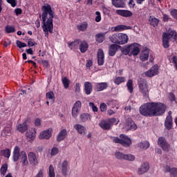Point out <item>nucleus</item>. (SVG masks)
<instances>
[{"label": "nucleus", "instance_id": "obj_4", "mask_svg": "<svg viewBox=\"0 0 177 177\" xmlns=\"http://www.w3.org/2000/svg\"><path fill=\"white\" fill-rule=\"evenodd\" d=\"M128 35L124 33H115L109 37L111 42L118 44V45L128 44Z\"/></svg>", "mask_w": 177, "mask_h": 177}, {"label": "nucleus", "instance_id": "obj_54", "mask_svg": "<svg viewBox=\"0 0 177 177\" xmlns=\"http://www.w3.org/2000/svg\"><path fill=\"white\" fill-rule=\"evenodd\" d=\"M160 147H162V150H164V151H169V149H171V145H169V144L166 142L163 146H162Z\"/></svg>", "mask_w": 177, "mask_h": 177}, {"label": "nucleus", "instance_id": "obj_41", "mask_svg": "<svg viewBox=\"0 0 177 177\" xmlns=\"http://www.w3.org/2000/svg\"><path fill=\"white\" fill-rule=\"evenodd\" d=\"M1 175H2L3 176H5V175H6V172H8V164L5 163L3 165H2L1 169Z\"/></svg>", "mask_w": 177, "mask_h": 177}, {"label": "nucleus", "instance_id": "obj_35", "mask_svg": "<svg viewBox=\"0 0 177 177\" xmlns=\"http://www.w3.org/2000/svg\"><path fill=\"white\" fill-rule=\"evenodd\" d=\"M138 147H140V150H147L150 147V142L148 141L141 142L138 143Z\"/></svg>", "mask_w": 177, "mask_h": 177}, {"label": "nucleus", "instance_id": "obj_10", "mask_svg": "<svg viewBox=\"0 0 177 177\" xmlns=\"http://www.w3.org/2000/svg\"><path fill=\"white\" fill-rule=\"evenodd\" d=\"M53 131L52 128H49L46 131H41L39 136V139H50Z\"/></svg>", "mask_w": 177, "mask_h": 177}, {"label": "nucleus", "instance_id": "obj_58", "mask_svg": "<svg viewBox=\"0 0 177 177\" xmlns=\"http://www.w3.org/2000/svg\"><path fill=\"white\" fill-rule=\"evenodd\" d=\"M8 3H10L11 6L12 8H15L16 5H17V0H6Z\"/></svg>", "mask_w": 177, "mask_h": 177}, {"label": "nucleus", "instance_id": "obj_14", "mask_svg": "<svg viewBox=\"0 0 177 177\" xmlns=\"http://www.w3.org/2000/svg\"><path fill=\"white\" fill-rule=\"evenodd\" d=\"M60 169L63 176H67V174L69 169L68 162L67 160H65L62 162L61 164Z\"/></svg>", "mask_w": 177, "mask_h": 177}, {"label": "nucleus", "instance_id": "obj_2", "mask_svg": "<svg viewBox=\"0 0 177 177\" xmlns=\"http://www.w3.org/2000/svg\"><path fill=\"white\" fill-rule=\"evenodd\" d=\"M167 107L161 102H147L140 107L139 111L144 117H158L165 113Z\"/></svg>", "mask_w": 177, "mask_h": 177}, {"label": "nucleus", "instance_id": "obj_31", "mask_svg": "<svg viewBox=\"0 0 177 177\" xmlns=\"http://www.w3.org/2000/svg\"><path fill=\"white\" fill-rule=\"evenodd\" d=\"M81 42V40L80 39H75L74 41H68V48L69 49H77L78 48V45H80V43Z\"/></svg>", "mask_w": 177, "mask_h": 177}, {"label": "nucleus", "instance_id": "obj_60", "mask_svg": "<svg viewBox=\"0 0 177 177\" xmlns=\"http://www.w3.org/2000/svg\"><path fill=\"white\" fill-rule=\"evenodd\" d=\"M171 60H172V63H174V67L176 70H177V57L173 56Z\"/></svg>", "mask_w": 177, "mask_h": 177}, {"label": "nucleus", "instance_id": "obj_49", "mask_svg": "<svg viewBox=\"0 0 177 177\" xmlns=\"http://www.w3.org/2000/svg\"><path fill=\"white\" fill-rule=\"evenodd\" d=\"M127 161H134L135 160V156L131 154H124V159Z\"/></svg>", "mask_w": 177, "mask_h": 177}, {"label": "nucleus", "instance_id": "obj_23", "mask_svg": "<svg viewBox=\"0 0 177 177\" xmlns=\"http://www.w3.org/2000/svg\"><path fill=\"white\" fill-rule=\"evenodd\" d=\"M84 86V92H85L86 95H91V93H92V91H93L92 82H85Z\"/></svg>", "mask_w": 177, "mask_h": 177}, {"label": "nucleus", "instance_id": "obj_12", "mask_svg": "<svg viewBox=\"0 0 177 177\" xmlns=\"http://www.w3.org/2000/svg\"><path fill=\"white\" fill-rule=\"evenodd\" d=\"M158 74V66L154 65L152 66L148 71L145 73L146 77H154V75H157Z\"/></svg>", "mask_w": 177, "mask_h": 177}, {"label": "nucleus", "instance_id": "obj_11", "mask_svg": "<svg viewBox=\"0 0 177 177\" xmlns=\"http://www.w3.org/2000/svg\"><path fill=\"white\" fill-rule=\"evenodd\" d=\"M126 129H127V131H136L138 126L132 119L128 118L126 121Z\"/></svg>", "mask_w": 177, "mask_h": 177}, {"label": "nucleus", "instance_id": "obj_17", "mask_svg": "<svg viewBox=\"0 0 177 177\" xmlns=\"http://www.w3.org/2000/svg\"><path fill=\"white\" fill-rule=\"evenodd\" d=\"M28 158L30 164H32V165H37V164H38L37 155H35L34 152H29L28 153Z\"/></svg>", "mask_w": 177, "mask_h": 177}, {"label": "nucleus", "instance_id": "obj_13", "mask_svg": "<svg viewBox=\"0 0 177 177\" xmlns=\"http://www.w3.org/2000/svg\"><path fill=\"white\" fill-rule=\"evenodd\" d=\"M149 169H150V165H149V162H145L138 168V174L139 175H143V174H146Z\"/></svg>", "mask_w": 177, "mask_h": 177}, {"label": "nucleus", "instance_id": "obj_21", "mask_svg": "<svg viewBox=\"0 0 177 177\" xmlns=\"http://www.w3.org/2000/svg\"><path fill=\"white\" fill-rule=\"evenodd\" d=\"M74 128L76 129L78 133L82 135V136H85V135H86V128H85V127L76 124L74 125Z\"/></svg>", "mask_w": 177, "mask_h": 177}, {"label": "nucleus", "instance_id": "obj_8", "mask_svg": "<svg viewBox=\"0 0 177 177\" xmlns=\"http://www.w3.org/2000/svg\"><path fill=\"white\" fill-rule=\"evenodd\" d=\"M130 51L131 53L129 54V56H131V55H133V56H138L139 52H140V45L138 43L130 44Z\"/></svg>", "mask_w": 177, "mask_h": 177}, {"label": "nucleus", "instance_id": "obj_22", "mask_svg": "<svg viewBox=\"0 0 177 177\" xmlns=\"http://www.w3.org/2000/svg\"><path fill=\"white\" fill-rule=\"evenodd\" d=\"M174 125V122L172 120V118L168 116L166 117L165 120V127L167 129V131H171L172 129V127Z\"/></svg>", "mask_w": 177, "mask_h": 177}, {"label": "nucleus", "instance_id": "obj_57", "mask_svg": "<svg viewBox=\"0 0 177 177\" xmlns=\"http://www.w3.org/2000/svg\"><path fill=\"white\" fill-rule=\"evenodd\" d=\"M59 153V149L57 147H53L51 149L50 155L51 156H56Z\"/></svg>", "mask_w": 177, "mask_h": 177}, {"label": "nucleus", "instance_id": "obj_24", "mask_svg": "<svg viewBox=\"0 0 177 177\" xmlns=\"http://www.w3.org/2000/svg\"><path fill=\"white\" fill-rule=\"evenodd\" d=\"M16 129L17 131H18V132H21V133H24V132H26V131L28 129V126H27V124L26 123V122H24L23 123L17 124L16 127Z\"/></svg>", "mask_w": 177, "mask_h": 177}, {"label": "nucleus", "instance_id": "obj_34", "mask_svg": "<svg viewBox=\"0 0 177 177\" xmlns=\"http://www.w3.org/2000/svg\"><path fill=\"white\" fill-rule=\"evenodd\" d=\"M92 120V115L88 113H82L80 115V120L82 122H86V121H91Z\"/></svg>", "mask_w": 177, "mask_h": 177}, {"label": "nucleus", "instance_id": "obj_30", "mask_svg": "<svg viewBox=\"0 0 177 177\" xmlns=\"http://www.w3.org/2000/svg\"><path fill=\"white\" fill-rule=\"evenodd\" d=\"M149 22L150 26H153L154 28L158 26V23H160V19H157L154 16H150L149 18Z\"/></svg>", "mask_w": 177, "mask_h": 177}, {"label": "nucleus", "instance_id": "obj_61", "mask_svg": "<svg viewBox=\"0 0 177 177\" xmlns=\"http://www.w3.org/2000/svg\"><path fill=\"white\" fill-rule=\"evenodd\" d=\"M35 177H44V169H40Z\"/></svg>", "mask_w": 177, "mask_h": 177}, {"label": "nucleus", "instance_id": "obj_39", "mask_svg": "<svg viewBox=\"0 0 177 177\" xmlns=\"http://www.w3.org/2000/svg\"><path fill=\"white\" fill-rule=\"evenodd\" d=\"M62 82L64 85V88L68 89V86H70V80H68L67 77H64L62 78Z\"/></svg>", "mask_w": 177, "mask_h": 177}, {"label": "nucleus", "instance_id": "obj_19", "mask_svg": "<svg viewBox=\"0 0 177 177\" xmlns=\"http://www.w3.org/2000/svg\"><path fill=\"white\" fill-rule=\"evenodd\" d=\"M37 136V130L35 128H32L30 130L26 133V136L29 140H34Z\"/></svg>", "mask_w": 177, "mask_h": 177}, {"label": "nucleus", "instance_id": "obj_40", "mask_svg": "<svg viewBox=\"0 0 177 177\" xmlns=\"http://www.w3.org/2000/svg\"><path fill=\"white\" fill-rule=\"evenodd\" d=\"M0 153L1 156H3V157H6V158H9V157H10V149L8 148L6 149L1 150Z\"/></svg>", "mask_w": 177, "mask_h": 177}, {"label": "nucleus", "instance_id": "obj_18", "mask_svg": "<svg viewBox=\"0 0 177 177\" xmlns=\"http://www.w3.org/2000/svg\"><path fill=\"white\" fill-rule=\"evenodd\" d=\"M97 64L98 66L104 64V53L102 48H100L97 51Z\"/></svg>", "mask_w": 177, "mask_h": 177}, {"label": "nucleus", "instance_id": "obj_59", "mask_svg": "<svg viewBox=\"0 0 177 177\" xmlns=\"http://www.w3.org/2000/svg\"><path fill=\"white\" fill-rule=\"evenodd\" d=\"M100 109L102 112L106 111V110H107V105L104 103H102V104H100Z\"/></svg>", "mask_w": 177, "mask_h": 177}, {"label": "nucleus", "instance_id": "obj_48", "mask_svg": "<svg viewBox=\"0 0 177 177\" xmlns=\"http://www.w3.org/2000/svg\"><path fill=\"white\" fill-rule=\"evenodd\" d=\"M6 31L8 34H10L12 32H15V31H16V29L15 28V26H7L6 27Z\"/></svg>", "mask_w": 177, "mask_h": 177}, {"label": "nucleus", "instance_id": "obj_28", "mask_svg": "<svg viewBox=\"0 0 177 177\" xmlns=\"http://www.w3.org/2000/svg\"><path fill=\"white\" fill-rule=\"evenodd\" d=\"M99 125L100 128L104 129V131H109V129H111V124L109 123V122L106 120H102Z\"/></svg>", "mask_w": 177, "mask_h": 177}, {"label": "nucleus", "instance_id": "obj_1", "mask_svg": "<svg viewBox=\"0 0 177 177\" xmlns=\"http://www.w3.org/2000/svg\"><path fill=\"white\" fill-rule=\"evenodd\" d=\"M42 15L39 14V18L42 19V28L45 32V37H49V32H53V17L55 11L52 10V6L48 3H45L41 7Z\"/></svg>", "mask_w": 177, "mask_h": 177}, {"label": "nucleus", "instance_id": "obj_37", "mask_svg": "<svg viewBox=\"0 0 177 177\" xmlns=\"http://www.w3.org/2000/svg\"><path fill=\"white\" fill-rule=\"evenodd\" d=\"M77 28L79 31H86V28H88V24L84 21L83 23L79 24L77 26Z\"/></svg>", "mask_w": 177, "mask_h": 177}, {"label": "nucleus", "instance_id": "obj_52", "mask_svg": "<svg viewBox=\"0 0 177 177\" xmlns=\"http://www.w3.org/2000/svg\"><path fill=\"white\" fill-rule=\"evenodd\" d=\"M168 172H170L171 175H173V176H176V175H177V169L175 168V167H173L171 169L169 167Z\"/></svg>", "mask_w": 177, "mask_h": 177}, {"label": "nucleus", "instance_id": "obj_9", "mask_svg": "<svg viewBox=\"0 0 177 177\" xmlns=\"http://www.w3.org/2000/svg\"><path fill=\"white\" fill-rule=\"evenodd\" d=\"M162 34H166L168 39H173V42H177L176 30L169 28L166 32H163Z\"/></svg>", "mask_w": 177, "mask_h": 177}, {"label": "nucleus", "instance_id": "obj_55", "mask_svg": "<svg viewBox=\"0 0 177 177\" xmlns=\"http://www.w3.org/2000/svg\"><path fill=\"white\" fill-rule=\"evenodd\" d=\"M35 45H37V43L35 42V41H34V39H28V46H29V48H31L32 46H35Z\"/></svg>", "mask_w": 177, "mask_h": 177}, {"label": "nucleus", "instance_id": "obj_51", "mask_svg": "<svg viewBox=\"0 0 177 177\" xmlns=\"http://www.w3.org/2000/svg\"><path fill=\"white\" fill-rule=\"evenodd\" d=\"M17 46L21 49V48H26L27 46V44L26 43H23L19 40H17L16 41Z\"/></svg>", "mask_w": 177, "mask_h": 177}, {"label": "nucleus", "instance_id": "obj_26", "mask_svg": "<svg viewBox=\"0 0 177 177\" xmlns=\"http://www.w3.org/2000/svg\"><path fill=\"white\" fill-rule=\"evenodd\" d=\"M111 3L115 8H125V2L124 0H111Z\"/></svg>", "mask_w": 177, "mask_h": 177}, {"label": "nucleus", "instance_id": "obj_33", "mask_svg": "<svg viewBox=\"0 0 177 177\" xmlns=\"http://www.w3.org/2000/svg\"><path fill=\"white\" fill-rule=\"evenodd\" d=\"M89 47V46L88 45V43H86V41H81L80 46H79V49L80 50V52L82 53H85V52H86V50H88V48Z\"/></svg>", "mask_w": 177, "mask_h": 177}, {"label": "nucleus", "instance_id": "obj_3", "mask_svg": "<svg viewBox=\"0 0 177 177\" xmlns=\"http://www.w3.org/2000/svg\"><path fill=\"white\" fill-rule=\"evenodd\" d=\"M12 160L14 162H17V160H20L21 167H27V165H28V158H27V153L24 151L20 152V148L17 146L14 148Z\"/></svg>", "mask_w": 177, "mask_h": 177}, {"label": "nucleus", "instance_id": "obj_5", "mask_svg": "<svg viewBox=\"0 0 177 177\" xmlns=\"http://www.w3.org/2000/svg\"><path fill=\"white\" fill-rule=\"evenodd\" d=\"M113 143H118L122 145L124 147H129L132 145V140L128 136L125 134H120V138L112 137Z\"/></svg>", "mask_w": 177, "mask_h": 177}, {"label": "nucleus", "instance_id": "obj_36", "mask_svg": "<svg viewBox=\"0 0 177 177\" xmlns=\"http://www.w3.org/2000/svg\"><path fill=\"white\" fill-rule=\"evenodd\" d=\"M132 27L125 25H118L115 27V31H124V30H131Z\"/></svg>", "mask_w": 177, "mask_h": 177}, {"label": "nucleus", "instance_id": "obj_45", "mask_svg": "<svg viewBox=\"0 0 177 177\" xmlns=\"http://www.w3.org/2000/svg\"><path fill=\"white\" fill-rule=\"evenodd\" d=\"M115 157L118 160H124L125 154L122 153V152L117 151L115 153Z\"/></svg>", "mask_w": 177, "mask_h": 177}, {"label": "nucleus", "instance_id": "obj_27", "mask_svg": "<svg viewBox=\"0 0 177 177\" xmlns=\"http://www.w3.org/2000/svg\"><path fill=\"white\" fill-rule=\"evenodd\" d=\"M67 136V130L66 129H62L57 137V142H62L64 140Z\"/></svg>", "mask_w": 177, "mask_h": 177}, {"label": "nucleus", "instance_id": "obj_42", "mask_svg": "<svg viewBox=\"0 0 177 177\" xmlns=\"http://www.w3.org/2000/svg\"><path fill=\"white\" fill-rule=\"evenodd\" d=\"M122 82H125V77H118L114 80V83L116 85H120V84H122Z\"/></svg>", "mask_w": 177, "mask_h": 177}, {"label": "nucleus", "instance_id": "obj_43", "mask_svg": "<svg viewBox=\"0 0 177 177\" xmlns=\"http://www.w3.org/2000/svg\"><path fill=\"white\" fill-rule=\"evenodd\" d=\"M46 99H49V100H53L54 102L55 97V93L53 91H48L46 94Z\"/></svg>", "mask_w": 177, "mask_h": 177}, {"label": "nucleus", "instance_id": "obj_38", "mask_svg": "<svg viewBox=\"0 0 177 177\" xmlns=\"http://www.w3.org/2000/svg\"><path fill=\"white\" fill-rule=\"evenodd\" d=\"M127 87L131 93H133V81L132 80H129L127 83Z\"/></svg>", "mask_w": 177, "mask_h": 177}, {"label": "nucleus", "instance_id": "obj_16", "mask_svg": "<svg viewBox=\"0 0 177 177\" xmlns=\"http://www.w3.org/2000/svg\"><path fill=\"white\" fill-rule=\"evenodd\" d=\"M116 15L122 16V17H131L133 13L128 10H116Z\"/></svg>", "mask_w": 177, "mask_h": 177}, {"label": "nucleus", "instance_id": "obj_53", "mask_svg": "<svg viewBox=\"0 0 177 177\" xmlns=\"http://www.w3.org/2000/svg\"><path fill=\"white\" fill-rule=\"evenodd\" d=\"M89 107H91V109L94 113H97V111H98L97 106H95V104L93 102L89 103Z\"/></svg>", "mask_w": 177, "mask_h": 177}, {"label": "nucleus", "instance_id": "obj_64", "mask_svg": "<svg viewBox=\"0 0 177 177\" xmlns=\"http://www.w3.org/2000/svg\"><path fill=\"white\" fill-rule=\"evenodd\" d=\"M128 5L129 8H135V1L133 0H129Z\"/></svg>", "mask_w": 177, "mask_h": 177}, {"label": "nucleus", "instance_id": "obj_47", "mask_svg": "<svg viewBox=\"0 0 177 177\" xmlns=\"http://www.w3.org/2000/svg\"><path fill=\"white\" fill-rule=\"evenodd\" d=\"M130 52H131V45L126 46V48H123L122 50V53L123 55H125V56H127V55H129Z\"/></svg>", "mask_w": 177, "mask_h": 177}, {"label": "nucleus", "instance_id": "obj_15", "mask_svg": "<svg viewBox=\"0 0 177 177\" xmlns=\"http://www.w3.org/2000/svg\"><path fill=\"white\" fill-rule=\"evenodd\" d=\"M109 87L108 82H100V83H95V89L97 92H102V91H104V89H107Z\"/></svg>", "mask_w": 177, "mask_h": 177}, {"label": "nucleus", "instance_id": "obj_56", "mask_svg": "<svg viewBox=\"0 0 177 177\" xmlns=\"http://www.w3.org/2000/svg\"><path fill=\"white\" fill-rule=\"evenodd\" d=\"M75 92V93H80V92H81V84L76 83Z\"/></svg>", "mask_w": 177, "mask_h": 177}, {"label": "nucleus", "instance_id": "obj_20", "mask_svg": "<svg viewBox=\"0 0 177 177\" xmlns=\"http://www.w3.org/2000/svg\"><path fill=\"white\" fill-rule=\"evenodd\" d=\"M121 48V46L117 45V44H111L109 47V56H115V54L117 53V50H118V48Z\"/></svg>", "mask_w": 177, "mask_h": 177}, {"label": "nucleus", "instance_id": "obj_46", "mask_svg": "<svg viewBox=\"0 0 177 177\" xmlns=\"http://www.w3.org/2000/svg\"><path fill=\"white\" fill-rule=\"evenodd\" d=\"M167 143V140L164 137H160L158 140V145L160 147Z\"/></svg>", "mask_w": 177, "mask_h": 177}, {"label": "nucleus", "instance_id": "obj_29", "mask_svg": "<svg viewBox=\"0 0 177 177\" xmlns=\"http://www.w3.org/2000/svg\"><path fill=\"white\" fill-rule=\"evenodd\" d=\"M106 34H107V32L97 33L95 35V41L98 42V44H102V42H103L104 39H106Z\"/></svg>", "mask_w": 177, "mask_h": 177}, {"label": "nucleus", "instance_id": "obj_44", "mask_svg": "<svg viewBox=\"0 0 177 177\" xmlns=\"http://www.w3.org/2000/svg\"><path fill=\"white\" fill-rule=\"evenodd\" d=\"M48 176L49 177H56V174H55V168L53 167V165H50L49 166Z\"/></svg>", "mask_w": 177, "mask_h": 177}, {"label": "nucleus", "instance_id": "obj_7", "mask_svg": "<svg viewBox=\"0 0 177 177\" xmlns=\"http://www.w3.org/2000/svg\"><path fill=\"white\" fill-rule=\"evenodd\" d=\"M82 104L81 101H76L72 108V117L73 118H77L78 117V114H80V111L81 110V107Z\"/></svg>", "mask_w": 177, "mask_h": 177}, {"label": "nucleus", "instance_id": "obj_25", "mask_svg": "<svg viewBox=\"0 0 177 177\" xmlns=\"http://www.w3.org/2000/svg\"><path fill=\"white\" fill-rule=\"evenodd\" d=\"M150 55V52L149 48H145L141 53L140 56V59L142 62H147L149 60V56Z\"/></svg>", "mask_w": 177, "mask_h": 177}, {"label": "nucleus", "instance_id": "obj_6", "mask_svg": "<svg viewBox=\"0 0 177 177\" xmlns=\"http://www.w3.org/2000/svg\"><path fill=\"white\" fill-rule=\"evenodd\" d=\"M138 85L140 89V92L142 93L144 97H149V93L150 89L149 88V84H147V81L145 79L140 78L138 82Z\"/></svg>", "mask_w": 177, "mask_h": 177}, {"label": "nucleus", "instance_id": "obj_62", "mask_svg": "<svg viewBox=\"0 0 177 177\" xmlns=\"http://www.w3.org/2000/svg\"><path fill=\"white\" fill-rule=\"evenodd\" d=\"M35 127H41V119L37 118L35 120Z\"/></svg>", "mask_w": 177, "mask_h": 177}, {"label": "nucleus", "instance_id": "obj_50", "mask_svg": "<svg viewBox=\"0 0 177 177\" xmlns=\"http://www.w3.org/2000/svg\"><path fill=\"white\" fill-rule=\"evenodd\" d=\"M95 15H96V17L95 18V21H96V23L100 22L102 20V15L100 14V12L99 11L95 12Z\"/></svg>", "mask_w": 177, "mask_h": 177}, {"label": "nucleus", "instance_id": "obj_63", "mask_svg": "<svg viewBox=\"0 0 177 177\" xmlns=\"http://www.w3.org/2000/svg\"><path fill=\"white\" fill-rule=\"evenodd\" d=\"M22 12L23 10H21V8H16L15 10V15H17V16H19V15H21Z\"/></svg>", "mask_w": 177, "mask_h": 177}, {"label": "nucleus", "instance_id": "obj_32", "mask_svg": "<svg viewBox=\"0 0 177 177\" xmlns=\"http://www.w3.org/2000/svg\"><path fill=\"white\" fill-rule=\"evenodd\" d=\"M162 46L165 49H168L169 48V39H168L167 34H162Z\"/></svg>", "mask_w": 177, "mask_h": 177}]
</instances>
